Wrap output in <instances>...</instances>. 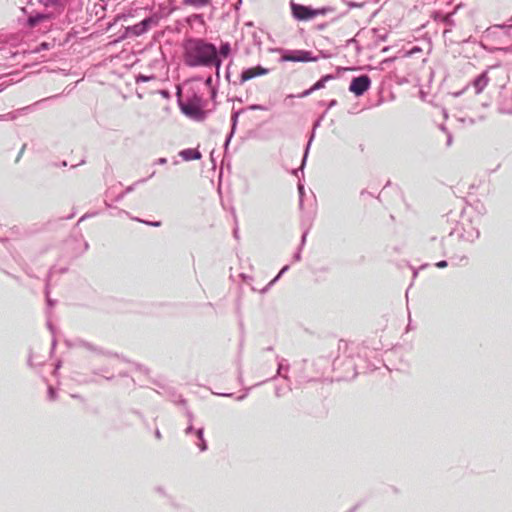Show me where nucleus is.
<instances>
[{
	"instance_id": "43",
	"label": "nucleus",
	"mask_w": 512,
	"mask_h": 512,
	"mask_svg": "<svg viewBox=\"0 0 512 512\" xmlns=\"http://www.w3.org/2000/svg\"><path fill=\"white\" fill-rule=\"evenodd\" d=\"M326 114H327V110H325L318 118H316L313 121L312 127H314V130H317L321 126L322 121L324 120Z\"/></svg>"
},
{
	"instance_id": "29",
	"label": "nucleus",
	"mask_w": 512,
	"mask_h": 512,
	"mask_svg": "<svg viewBox=\"0 0 512 512\" xmlns=\"http://www.w3.org/2000/svg\"><path fill=\"white\" fill-rule=\"evenodd\" d=\"M433 19L435 21H441L443 22L445 25H453L454 24V21L452 19V17L450 15H447L441 11H435L433 12V15H432Z\"/></svg>"
},
{
	"instance_id": "3",
	"label": "nucleus",
	"mask_w": 512,
	"mask_h": 512,
	"mask_svg": "<svg viewBox=\"0 0 512 512\" xmlns=\"http://www.w3.org/2000/svg\"><path fill=\"white\" fill-rule=\"evenodd\" d=\"M281 54L279 59L280 62H316L319 60L317 55H314L312 51L306 49H283L278 50Z\"/></svg>"
},
{
	"instance_id": "63",
	"label": "nucleus",
	"mask_w": 512,
	"mask_h": 512,
	"mask_svg": "<svg viewBox=\"0 0 512 512\" xmlns=\"http://www.w3.org/2000/svg\"><path fill=\"white\" fill-rule=\"evenodd\" d=\"M271 288L272 287L269 284H267L265 287H263L261 290H259V292L261 294H266Z\"/></svg>"
},
{
	"instance_id": "20",
	"label": "nucleus",
	"mask_w": 512,
	"mask_h": 512,
	"mask_svg": "<svg viewBox=\"0 0 512 512\" xmlns=\"http://www.w3.org/2000/svg\"><path fill=\"white\" fill-rule=\"evenodd\" d=\"M38 2L42 6H44L46 9H48V8L55 9L58 14H61L66 7L65 0H38Z\"/></svg>"
},
{
	"instance_id": "39",
	"label": "nucleus",
	"mask_w": 512,
	"mask_h": 512,
	"mask_svg": "<svg viewBox=\"0 0 512 512\" xmlns=\"http://www.w3.org/2000/svg\"><path fill=\"white\" fill-rule=\"evenodd\" d=\"M134 220L138 221V222H141L145 225H148V226H151V227H160L162 225V222L161 221H150V220H143V219H140V218H133Z\"/></svg>"
},
{
	"instance_id": "11",
	"label": "nucleus",
	"mask_w": 512,
	"mask_h": 512,
	"mask_svg": "<svg viewBox=\"0 0 512 512\" xmlns=\"http://www.w3.org/2000/svg\"><path fill=\"white\" fill-rule=\"evenodd\" d=\"M246 111V109L244 108H241V109H235L234 107L232 108V111H231V119H230V122H231V129L230 131L227 133L226 137H225V141H224V144H223V148H224V151L225 153L228 151V147H229V144L237 130V125H238V120H239V116L244 113Z\"/></svg>"
},
{
	"instance_id": "60",
	"label": "nucleus",
	"mask_w": 512,
	"mask_h": 512,
	"mask_svg": "<svg viewBox=\"0 0 512 512\" xmlns=\"http://www.w3.org/2000/svg\"><path fill=\"white\" fill-rule=\"evenodd\" d=\"M155 491L157 493H159L160 495L166 496V491H165V489L162 486H157L155 488Z\"/></svg>"
},
{
	"instance_id": "40",
	"label": "nucleus",
	"mask_w": 512,
	"mask_h": 512,
	"mask_svg": "<svg viewBox=\"0 0 512 512\" xmlns=\"http://www.w3.org/2000/svg\"><path fill=\"white\" fill-rule=\"evenodd\" d=\"M245 109L246 110H251V111H256V110L267 111V110H269V108L266 105H263V104H250Z\"/></svg>"
},
{
	"instance_id": "22",
	"label": "nucleus",
	"mask_w": 512,
	"mask_h": 512,
	"mask_svg": "<svg viewBox=\"0 0 512 512\" xmlns=\"http://www.w3.org/2000/svg\"><path fill=\"white\" fill-rule=\"evenodd\" d=\"M167 394H168V398L171 402H173L176 405L186 407L187 400L183 397L182 394L178 393L174 388H168Z\"/></svg>"
},
{
	"instance_id": "35",
	"label": "nucleus",
	"mask_w": 512,
	"mask_h": 512,
	"mask_svg": "<svg viewBox=\"0 0 512 512\" xmlns=\"http://www.w3.org/2000/svg\"><path fill=\"white\" fill-rule=\"evenodd\" d=\"M153 80H156V75L155 74L145 75V74L139 73V74H137L135 76V82L137 84H139V83H146V82H150V81H153Z\"/></svg>"
},
{
	"instance_id": "30",
	"label": "nucleus",
	"mask_w": 512,
	"mask_h": 512,
	"mask_svg": "<svg viewBox=\"0 0 512 512\" xmlns=\"http://www.w3.org/2000/svg\"><path fill=\"white\" fill-rule=\"evenodd\" d=\"M46 326H47L48 330L50 331V333L52 334L50 354H53L57 347V343H58L57 338H56V327L49 320L47 321Z\"/></svg>"
},
{
	"instance_id": "42",
	"label": "nucleus",
	"mask_w": 512,
	"mask_h": 512,
	"mask_svg": "<svg viewBox=\"0 0 512 512\" xmlns=\"http://www.w3.org/2000/svg\"><path fill=\"white\" fill-rule=\"evenodd\" d=\"M422 52V48L420 46H413L412 48H410L409 50L405 51L404 52V57H411L417 53H420Z\"/></svg>"
},
{
	"instance_id": "51",
	"label": "nucleus",
	"mask_w": 512,
	"mask_h": 512,
	"mask_svg": "<svg viewBox=\"0 0 512 512\" xmlns=\"http://www.w3.org/2000/svg\"><path fill=\"white\" fill-rule=\"evenodd\" d=\"M351 44H354L356 46V49L360 50L359 42L355 38H350L349 40H347V45Z\"/></svg>"
},
{
	"instance_id": "8",
	"label": "nucleus",
	"mask_w": 512,
	"mask_h": 512,
	"mask_svg": "<svg viewBox=\"0 0 512 512\" xmlns=\"http://www.w3.org/2000/svg\"><path fill=\"white\" fill-rule=\"evenodd\" d=\"M269 71L270 70L268 68L263 67L260 64H257L256 66H253V67L243 68L239 75L238 81H233V84L234 85H243L245 82H247L249 80H252L256 77L264 76V75L268 74Z\"/></svg>"
},
{
	"instance_id": "41",
	"label": "nucleus",
	"mask_w": 512,
	"mask_h": 512,
	"mask_svg": "<svg viewBox=\"0 0 512 512\" xmlns=\"http://www.w3.org/2000/svg\"><path fill=\"white\" fill-rule=\"evenodd\" d=\"M313 93V91H310V87L304 91H302L301 93L299 94H289L287 95V98H305V97H308L310 96L311 94Z\"/></svg>"
},
{
	"instance_id": "56",
	"label": "nucleus",
	"mask_w": 512,
	"mask_h": 512,
	"mask_svg": "<svg viewBox=\"0 0 512 512\" xmlns=\"http://www.w3.org/2000/svg\"><path fill=\"white\" fill-rule=\"evenodd\" d=\"M159 93L163 98H170V92L167 89H162L159 91Z\"/></svg>"
},
{
	"instance_id": "13",
	"label": "nucleus",
	"mask_w": 512,
	"mask_h": 512,
	"mask_svg": "<svg viewBox=\"0 0 512 512\" xmlns=\"http://www.w3.org/2000/svg\"><path fill=\"white\" fill-rule=\"evenodd\" d=\"M497 110L501 114L512 115V92L503 91L500 93Z\"/></svg>"
},
{
	"instance_id": "37",
	"label": "nucleus",
	"mask_w": 512,
	"mask_h": 512,
	"mask_svg": "<svg viewBox=\"0 0 512 512\" xmlns=\"http://www.w3.org/2000/svg\"><path fill=\"white\" fill-rule=\"evenodd\" d=\"M51 47L52 45L49 42L43 41L33 49V52L39 53L41 51L49 50Z\"/></svg>"
},
{
	"instance_id": "49",
	"label": "nucleus",
	"mask_w": 512,
	"mask_h": 512,
	"mask_svg": "<svg viewBox=\"0 0 512 512\" xmlns=\"http://www.w3.org/2000/svg\"><path fill=\"white\" fill-rule=\"evenodd\" d=\"M396 58H397L396 56L385 58L381 61V65H389V64L393 63L396 60Z\"/></svg>"
},
{
	"instance_id": "10",
	"label": "nucleus",
	"mask_w": 512,
	"mask_h": 512,
	"mask_svg": "<svg viewBox=\"0 0 512 512\" xmlns=\"http://www.w3.org/2000/svg\"><path fill=\"white\" fill-rule=\"evenodd\" d=\"M59 96L60 95L57 94V95H53V96H50V97H46V98L40 99V100L34 102L31 105H28V106L16 109V110H14V111H12V112H10L8 114H5V115H0V118L1 119H6V120L7 119H11V120L16 119V117L18 115H23V114H26L28 112H31V111H33V109L35 107H38V106L42 105L43 103L48 102V101H50L52 99L58 98Z\"/></svg>"
},
{
	"instance_id": "5",
	"label": "nucleus",
	"mask_w": 512,
	"mask_h": 512,
	"mask_svg": "<svg viewBox=\"0 0 512 512\" xmlns=\"http://www.w3.org/2000/svg\"><path fill=\"white\" fill-rule=\"evenodd\" d=\"M372 85V80L368 74H361L352 77L349 84V92L353 93L356 97L363 96Z\"/></svg>"
},
{
	"instance_id": "23",
	"label": "nucleus",
	"mask_w": 512,
	"mask_h": 512,
	"mask_svg": "<svg viewBox=\"0 0 512 512\" xmlns=\"http://www.w3.org/2000/svg\"><path fill=\"white\" fill-rule=\"evenodd\" d=\"M338 75L334 74H325L322 75L312 86H310V91H318L325 87L326 83L334 80Z\"/></svg>"
},
{
	"instance_id": "2",
	"label": "nucleus",
	"mask_w": 512,
	"mask_h": 512,
	"mask_svg": "<svg viewBox=\"0 0 512 512\" xmlns=\"http://www.w3.org/2000/svg\"><path fill=\"white\" fill-rule=\"evenodd\" d=\"M177 103L181 113L192 120L204 121L208 115L205 110L207 101L195 91L188 95L185 100L178 97Z\"/></svg>"
},
{
	"instance_id": "62",
	"label": "nucleus",
	"mask_w": 512,
	"mask_h": 512,
	"mask_svg": "<svg viewBox=\"0 0 512 512\" xmlns=\"http://www.w3.org/2000/svg\"><path fill=\"white\" fill-rule=\"evenodd\" d=\"M62 365V362L60 360H58L56 363H55V368H54V371H53V374L56 375V373L58 372V370L60 369Z\"/></svg>"
},
{
	"instance_id": "17",
	"label": "nucleus",
	"mask_w": 512,
	"mask_h": 512,
	"mask_svg": "<svg viewBox=\"0 0 512 512\" xmlns=\"http://www.w3.org/2000/svg\"><path fill=\"white\" fill-rule=\"evenodd\" d=\"M55 270V267H51L46 275L45 278V287H44V294L46 298V305L48 309H52L56 305V300L50 298V283L51 278L53 276V272Z\"/></svg>"
},
{
	"instance_id": "25",
	"label": "nucleus",
	"mask_w": 512,
	"mask_h": 512,
	"mask_svg": "<svg viewBox=\"0 0 512 512\" xmlns=\"http://www.w3.org/2000/svg\"><path fill=\"white\" fill-rule=\"evenodd\" d=\"M480 236V232L477 228L470 227L469 230H464L463 233L460 234V238L464 241L473 243Z\"/></svg>"
},
{
	"instance_id": "4",
	"label": "nucleus",
	"mask_w": 512,
	"mask_h": 512,
	"mask_svg": "<svg viewBox=\"0 0 512 512\" xmlns=\"http://www.w3.org/2000/svg\"><path fill=\"white\" fill-rule=\"evenodd\" d=\"M21 11L26 15V18L23 20L19 19V23L28 30L34 29L43 22L51 21L56 16L53 12L33 11L29 13L26 7H22Z\"/></svg>"
},
{
	"instance_id": "61",
	"label": "nucleus",
	"mask_w": 512,
	"mask_h": 512,
	"mask_svg": "<svg viewBox=\"0 0 512 512\" xmlns=\"http://www.w3.org/2000/svg\"><path fill=\"white\" fill-rule=\"evenodd\" d=\"M318 57H319V59H320V58H325V59H327V58H329V57H330V53H329L328 51H324V50H322V51H320V55H318Z\"/></svg>"
},
{
	"instance_id": "52",
	"label": "nucleus",
	"mask_w": 512,
	"mask_h": 512,
	"mask_svg": "<svg viewBox=\"0 0 512 512\" xmlns=\"http://www.w3.org/2000/svg\"><path fill=\"white\" fill-rule=\"evenodd\" d=\"M26 146H27L26 144H23V146L21 147L20 151L18 152V155H17V157L15 159L16 163L19 162V160L21 159V157H22V155H23V153H24V151L26 149Z\"/></svg>"
},
{
	"instance_id": "24",
	"label": "nucleus",
	"mask_w": 512,
	"mask_h": 512,
	"mask_svg": "<svg viewBox=\"0 0 512 512\" xmlns=\"http://www.w3.org/2000/svg\"><path fill=\"white\" fill-rule=\"evenodd\" d=\"M216 54L224 59L232 57L233 51L231 44L228 41H221L220 46H216Z\"/></svg>"
},
{
	"instance_id": "34",
	"label": "nucleus",
	"mask_w": 512,
	"mask_h": 512,
	"mask_svg": "<svg viewBox=\"0 0 512 512\" xmlns=\"http://www.w3.org/2000/svg\"><path fill=\"white\" fill-rule=\"evenodd\" d=\"M299 177H297L299 179L298 181V184H297V189H298V194H299V207L302 209L303 208V197L305 195V187H304V184L301 182V178L304 177V175L302 176L301 172L298 173Z\"/></svg>"
},
{
	"instance_id": "36",
	"label": "nucleus",
	"mask_w": 512,
	"mask_h": 512,
	"mask_svg": "<svg viewBox=\"0 0 512 512\" xmlns=\"http://www.w3.org/2000/svg\"><path fill=\"white\" fill-rule=\"evenodd\" d=\"M334 11V8L331 6H323L319 8H314V18L318 15H326L328 12Z\"/></svg>"
},
{
	"instance_id": "58",
	"label": "nucleus",
	"mask_w": 512,
	"mask_h": 512,
	"mask_svg": "<svg viewBox=\"0 0 512 512\" xmlns=\"http://www.w3.org/2000/svg\"><path fill=\"white\" fill-rule=\"evenodd\" d=\"M135 368L141 372L147 373L148 369L139 363H135Z\"/></svg>"
},
{
	"instance_id": "31",
	"label": "nucleus",
	"mask_w": 512,
	"mask_h": 512,
	"mask_svg": "<svg viewBox=\"0 0 512 512\" xmlns=\"http://www.w3.org/2000/svg\"><path fill=\"white\" fill-rule=\"evenodd\" d=\"M372 33L377 42H384L388 38V31L385 28H372Z\"/></svg>"
},
{
	"instance_id": "15",
	"label": "nucleus",
	"mask_w": 512,
	"mask_h": 512,
	"mask_svg": "<svg viewBox=\"0 0 512 512\" xmlns=\"http://www.w3.org/2000/svg\"><path fill=\"white\" fill-rule=\"evenodd\" d=\"M499 30H502L506 36H510L512 30V16L502 24H495L486 29V37L496 34Z\"/></svg>"
},
{
	"instance_id": "14",
	"label": "nucleus",
	"mask_w": 512,
	"mask_h": 512,
	"mask_svg": "<svg viewBox=\"0 0 512 512\" xmlns=\"http://www.w3.org/2000/svg\"><path fill=\"white\" fill-rule=\"evenodd\" d=\"M489 76H488V69L482 71L480 74L475 76L472 81L470 82V85L474 88L475 94H480L484 91L486 86L489 83Z\"/></svg>"
},
{
	"instance_id": "32",
	"label": "nucleus",
	"mask_w": 512,
	"mask_h": 512,
	"mask_svg": "<svg viewBox=\"0 0 512 512\" xmlns=\"http://www.w3.org/2000/svg\"><path fill=\"white\" fill-rule=\"evenodd\" d=\"M213 57V60L208 64L206 65L205 68H215V71H220L221 70V66L223 64V61L225 60L224 58H221L219 57L216 52L214 53V55L212 56Z\"/></svg>"
},
{
	"instance_id": "57",
	"label": "nucleus",
	"mask_w": 512,
	"mask_h": 512,
	"mask_svg": "<svg viewBox=\"0 0 512 512\" xmlns=\"http://www.w3.org/2000/svg\"><path fill=\"white\" fill-rule=\"evenodd\" d=\"M66 272H68V267H61L59 269H57L55 267L53 274H55V273L65 274Z\"/></svg>"
},
{
	"instance_id": "64",
	"label": "nucleus",
	"mask_w": 512,
	"mask_h": 512,
	"mask_svg": "<svg viewBox=\"0 0 512 512\" xmlns=\"http://www.w3.org/2000/svg\"><path fill=\"white\" fill-rule=\"evenodd\" d=\"M240 277L247 283L248 281L252 280L253 278L249 275H246L244 273L240 274Z\"/></svg>"
},
{
	"instance_id": "18",
	"label": "nucleus",
	"mask_w": 512,
	"mask_h": 512,
	"mask_svg": "<svg viewBox=\"0 0 512 512\" xmlns=\"http://www.w3.org/2000/svg\"><path fill=\"white\" fill-rule=\"evenodd\" d=\"M276 359L278 361V363H277V374L275 376L269 378V380H274L278 376H281L285 380H289V376L287 374H284V375L281 374L282 371H288L289 370V368H290L289 363L287 362L286 359L280 358L279 356H276ZM267 381H268V379H267ZM265 382H266V380L261 381V382L257 383L255 386L261 385V384H263Z\"/></svg>"
},
{
	"instance_id": "9",
	"label": "nucleus",
	"mask_w": 512,
	"mask_h": 512,
	"mask_svg": "<svg viewBox=\"0 0 512 512\" xmlns=\"http://www.w3.org/2000/svg\"><path fill=\"white\" fill-rule=\"evenodd\" d=\"M148 32L146 23L142 20L134 25H130L124 28L123 32L117 36L114 43H119L132 36H141Z\"/></svg>"
},
{
	"instance_id": "59",
	"label": "nucleus",
	"mask_w": 512,
	"mask_h": 512,
	"mask_svg": "<svg viewBox=\"0 0 512 512\" xmlns=\"http://www.w3.org/2000/svg\"><path fill=\"white\" fill-rule=\"evenodd\" d=\"M289 268H290V266H289L288 264H287V265H284V266L280 269V271L278 272V274H279L280 276H283V275H284V274L289 270Z\"/></svg>"
},
{
	"instance_id": "45",
	"label": "nucleus",
	"mask_w": 512,
	"mask_h": 512,
	"mask_svg": "<svg viewBox=\"0 0 512 512\" xmlns=\"http://www.w3.org/2000/svg\"><path fill=\"white\" fill-rule=\"evenodd\" d=\"M147 179L148 178H143V179L138 180L136 183L127 186L123 192L125 193V195H127L128 193H130L134 190L135 185H137L138 183H144L147 181Z\"/></svg>"
},
{
	"instance_id": "54",
	"label": "nucleus",
	"mask_w": 512,
	"mask_h": 512,
	"mask_svg": "<svg viewBox=\"0 0 512 512\" xmlns=\"http://www.w3.org/2000/svg\"><path fill=\"white\" fill-rule=\"evenodd\" d=\"M167 163V158L160 157L155 162L154 165H165Z\"/></svg>"
},
{
	"instance_id": "48",
	"label": "nucleus",
	"mask_w": 512,
	"mask_h": 512,
	"mask_svg": "<svg viewBox=\"0 0 512 512\" xmlns=\"http://www.w3.org/2000/svg\"><path fill=\"white\" fill-rule=\"evenodd\" d=\"M251 388H252V387L245 388V392H244L243 394H241V395L237 396V397H236V400H237V401H242V400H244V399L248 396V394H249V392H250Z\"/></svg>"
},
{
	"instance_id": "53",
	"label": "nucleus",
	"mask_w": 512,
	"mask_h": 512,
	"mask_svg": "<svg viewBox=\"0 0 512 512\" xmlns=\"http://www.w3.org/2000/svg\"><path fill=\"white\" fill-rule=\"evenodd\" d=\"M204 84H205V86H207L208 88H212V85H213V78H212V76H208V77L205 79Z\"/></svg>"
},
{
	"instance_id": "6",
	"label": "nucleus",
	"mask_w": 512,
	"mask_h": 512,
	"mask_svg": "<svg viewBox=\"0 0 512 512\" xmlns=\"http://www.w3.org/2000/svg\"><path fill=\"white\" fill-rule=\"evenodd\" d=\"M343 368L345 374L340 377V380H352L358 375L357 364L353 357H347L344 360L336 358L333 361V369L339 370Z\"/></svg>"
},
{
	"instance_id": "27",
	"label": "nucleus",
	"mask_w": 512,
	"mask_h": 512,
	"mask_svg": "<svg viewBox=\"0 0 512 512\" xmlns=\"http://www.w3.org/2000/svg\"><path fill=\"white\" fill-rule=\"evenodd\" d=\"M184 408H185V416L187 417V421H188L187 427L185 428L184 432L186 435H190L195 430V427L193 425L194 414L187 406Z\"/></svg>"
},
{
	"instance_id": "28",
	"label": "nucleus",
	"mask_w": 512,
	"mask_h": 512,
	"mask_svg": "<svg viewBox=\"0 0 512 512\" xmlns=\"http://www.w3.org/2000/svg\"><path fill=\"white\" fill-rule=\"evenodd\" d=\"M161 19V15L159 13H151L150 15L146 16L142 21L146 23V27L148 31L158 25L159 21Z\"/></svg>"
},
{
	"instance_id": "1",
	"label": "nucleus",
	"mask_w": 512,
	"mask_h": 512,
	"mask_svg": "<svg viewBox=\"0 0 512 512\" xmlns=\"http://www.w3.org/2000/svg\"><path fill=\"white\" fill-rule=\"evenodd\" d=\"M183 62L189 68L206 67L216 52V45L204 38L188 37L182 43Z\"/></svg>"
},
{
	"instance_id": "55",
	"label": "nucleus",
	"mask_w": 512,
	"mask_h": 512,
	"mask_svg": "<svg viewBox=\"0 0 512 512\" xmlns=\"http://www.w3.org/2000/svg\"><path fill=\"white\" fill-rule=\"evenodd\" d=\"M282 276H280L278 273L276 276H274V278L268 283L271 287H273L280 279H281Z\"/></svg>"
},
{
	"instance_id": "12",
	"label": "nucleus",
	"mask_w": 512,
	"mask_h": 512,
	"mask_svg": "<svg viewBox=\"0 0 512 512\" xmlns=\"http://www.w3.org/2000/svg\"><path fill=\"white\" fill-rule=\"evenodd\" d=\"M315 136H316V130H314V127H312L311 132L308 135L307 143H306V145L304 147L301 164H300L299 168L294 169L292 171V173L296 177H299V175H298L299 172H301L302 176L304 175V168L306 166L308 155H309V152H310V148H311V145H312V143H313V141L315 139Z\"/></svg>"
},
{
	"instance_id": "21",
	"label": "nucleus",
	"mask_w": 512,
	"mask_h": 512,
	"mask_svg": "<svg viewBox=\"0 0 512 512\" xmlns=\"http://www.w3.org/2000/svg\"><path fill=\"white\" fill-rule=\"evenodd\" d=\"M197 438V442H195L196 446L199 448L200 452H205L208 450V443L204 437V427L195 428L194 432Z\"/></svg>"
},
{
	"instance_id": "19",
	"label": "nucleus",
	"mask_w": 512,
	"mask_h": 512,
	"mask_svg": "<svg viewBox=\"0 0 512 512\" xmlns=\"http://www.w3.org/2000/svg\"><path fill=\"white\" fill-rule=\"evenodd\" d=\"M179 156L183 161L200 160L202 158V154L197 148L183 149L179 152Z\"/></svg>"
},
{
	"instance_id": "26",
	"label": "nucleus",
	"mask_w": 512,
	"mask_h": 512,
	"mask_svg": "<svg viewBox=\"0 0 512 512\" xmlns=\"http://www.w3.org/2000/svg\"><path fill=\"white\" fill-rule=\"evenodd\" d=\"M307 235H308V230H305L302 233L301 241H300V244H299L298 248L293 253L292 259H293L294 262H299L302 259V249H303V247H304V245L306 243Z\"/></svg>"
},
{
	"instance_id": "46",
	"label": "nucleus",
	"mask_w": 512,
	"mask_h": 512,
	"mask_svg": "<svg viewBox=\"0 0 512 512\" xmlns=\"http://www.w3.org/2000/svg\"><path fill=\"white\" fill-rule=\"evenodd\" d=\"M231 65H232V60L228 63V65L226 66V69H225V79L229 83H232L231 79H230L231 78V72H230Z\"/></svg>"
},
{
	"instance_id": "50",
	"label": "nucleus",
	"mask_w": 512,
	"mask_h": 512,
	"mask_svg": "<svg viewBox=\"0 0 512 512\" xmlns=\"http://www.w3.org/2000/svg\"><path fill=\"white\" fill-rule=\"evenodd\" d=\"M435 266L437 268H440V269L446 268L448 266V261L447 260H440L437 263H435Z\"/></svg>"
},
{
	"instance_id": "38",
	"label": "nucleus",
	"mask_w": 512,
	"mask_h": 512,
	"mask_svg": "<svg viewBox=\"0 0 512 512\" xmlns=\"http://www.w3.org/2000/svg\"><path fill=\"white\" fill-rule=\"evenodd\" d=\"M47 397L51 401H55L58 397L57 389L49 385L47 388Z\"/></svg>"
},
{
	"instance_id": "47",
	"label": "nucleus",
	"mask_w": 512,
	"mask_h": 512,
	"mask_svg": "<svg viewBox=\"0 0 512 512\" xmlns=\"http://www.w3.org/2000/svg\"><path fill=\"white\" fill-rule=\"evenodd\" d=\"M347 5L350 9L352 8H361L364 6V3L355 2V1H349L347 2Z\"/></svg>"
},
{
	"instance_id": "7",
	"label": "nucleus",
	"mask_w": 512,
	"mask_h": 512,
	"mask_svg": "<svg viewBox=\"0 0 512 512\" xmlns=\"http://www.w3.org/2000/svg\"><path fill=\"white\" fill-rule=\"evenodd\" d=\"M290 9L292 17L296 21H309L314 18V7L296 3L294 0L290 1Z\"/></svg>"
},
{
	"instance_id": "16",
	"label": "nucleus",
	"mask_w": 512,
	"mask_h": 512,
	"mask_svg": "<svg viewBox=\"0 0 512 512\" xmlns=\"http://www.w3.org/2000/svg\"><path fill=\"white\" fill-rule=\"evenodd\" d=\"M77 345L91 351V352H95V353H98V354H102V355H105V356H108V357H117V358H120V356L115 353V352H111V351H107V350H103L102 348H99L95 345H93L92 343L88 342V341H85V340H82V339H79L77 340Z\"/></svg>"
},
{
	"instance_id": "33",
	"label": "nucleus",
	"mask_w": 512,
	"mask_h": 512,
	"mask_svg": "<svg viewBox=\"0 0 512 512\" xmlns=\"http://www.w3.org/2000/svg\"><path fill=\"white\" fill-rule=\"evenodd\" d=\"M182 2L188 6L202 8L208 6L211 3V0H182Z\"/></svg>"
},
{
	"instance_id": "44",
	"label": "nucleus",
	"mask_w": 512,
	"mask_h": 512,
	"mask_svg": "<svg viewBox=\"0 0 512 512\" xmlns=\"http://www.w3.org/2000/svg\"><path fill=\"white\" fill-rule=\"evenodd\" d=\"M337 100L336 99H331L329 100L328 102H325V101H320L319 104L320 105H325L326 106V109L325 110H330L331 108L335 107L337 105Z\"/></svg>"
}]
</instances>
